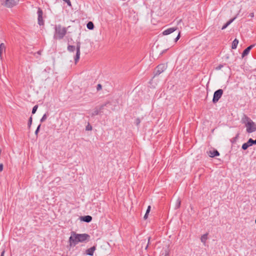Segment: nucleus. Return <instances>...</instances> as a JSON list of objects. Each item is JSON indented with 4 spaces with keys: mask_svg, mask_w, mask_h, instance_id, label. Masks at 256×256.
<instances>
[{
    "mask_svg": "<svg viewBox=\"0 0 256 256\" xmlns=\"http://www.w3.org/2000/svg\"><path fill=\"white\" fill-rule=\"evenodd\" d=\"M90 236L86 234H78L74 232H72L68 239L70 247L76 246L78 242H84L88 241Z\"/></svg>",
    "mask_w": 256,
    "mask_h": 256,
    "instance_id": "f257e3e1",
    "label": "nucleus"
},
{
    "mask_svg": "<svg viewBox=\"0 0 256 256\" xmlns=\"http://www.w3.org/2000/svg\"><path fill=\"white\" fill-rule=\"evenodd\" d=\"M67 32V28L60 24L56 25L54 27V38L61 40L64 38Z\"/></svg>",
    "mask_w": 256,
    "mask_h": 256,
    "instance_id": "f03ea898",
    "label": "nucleus"
},
{
    "mask_svg": "<svg viewBox=\"0 0 256 256\" xmlns=\"http://www.w3.org/2000/svg\"><path fill=\"white\" fill-rule=\"evenodd\" d=\"M242 120L243 123L245 124L246 132L248 133H252L256 130V124L248 117L244 116Z\"/></svg>",
    "mask_w": 256,
    "mask_h": 256,
    "instance_id": "7ed1b4c3",
    "label": "nucleus"
},
{
    "mask_svg": "<svg viewBox=\"0 0 256 256\" xmlns=\"http://www.w3.org/2000/svg\"><path fill=\"white\" fill-rule=\"evenodd\" d=\"M2 4L8 8H12L16 6L19 0H1Z\"/></svg>",
    "mask_w": 256,
    "mask_h": 256,
    "instance_id": "20e7f679",
    "label": "nucleus"
},
{
    "mask_svg": "<svg viewBox=\"0 0 256 256\" xmlns=\"http://www.w3.org/2000/svg\"><path fill=\"white\" fill-rule=\"evenodd\" d=\"M223 94V90L222 89H220L216 91L214 94V98L212 101L214 103L220 100Z\"/></svg>",
    "mask_w": 256,
    "mask_h": 256,
    "instance_id": "39448f33",
    "label": "nucleus"
},
{
    "mask_svg": "<svg viewBox=\"0 0 256 256\" xmlns=\"http://www.w3.org/2000/svg\"><path fill=\"white\" fill-rule=\"evenodd\" d=\"M38 24L40 26H43L44 24V20H43V12L42 10L38 8Z\"/></svg>",
    "mask_w": 256,
    "mask_h": 256,
    "instance_id": "423d86ee",
    "label": "nucleus"
},
{
    "mask_svg": "<svg viewBox=\"0 0 256 256\" xmlns=\"http://www.w3.org/2000/svg\"><path fill=\"white\" fill-rule=\"evenodd\" d=\"M80 42H78L77 43V45H76V56L74 57V60H75V62L76 63L78 62V61L80 59Z\"/></svg>",
    "mask_w": 256,
    "mask_h": 256,
    "instance_id": "0eeeda50",
    "label": "nucleus"
},
{
    "mask_svg": "<svg viewBox=\"0 0 256 256\" xmlns=\"http://www.w3.org/2000/svg\"><path fill=\"white\" fill-rule=\"evenodd\" d=\"M166 69V66L164 64L158 65L156 70V74L158 75L160 74L162 72H163Z\"/></svg>",
    "mask_w": 256,
    "mask_h": 256,
    "instance_id": "6e6552de",
    "label": "nucleus"
},
{
    "mask_svg": "<svg viewBox=\"0 0 256 256\" xmlns=\"http://www.w3.org/2000/svg\"><path fill=\"white\" fill-rule=\"evenodd\" d=\"M177 30L176 28H168L167 30H164L162 32V34L164 35H168L169 34H170L176 31Z\"/></svg>",
    "mask_w": 256,
    "mask_h": 256,
    "instance_id": "1a4fd4ad",
    "label": "nucleus"
},
{
    "mask_svg": "<svg viewBox=\"0 0 256 256\" xmlns=\"http://www.w3.org/2000/svg\"><path fill=\"white\" fill-rule=\"evenodd\" d=\"M207 152L208 156L211 158H213L220 155V153L217 150H210Z\"/></svg>",
    "mask_w": 256,
    "mask_h": 256,
    "instance_id": "9d476101",
    "label": "nucleus"
},
{
    "mask_svg": "<svg viewBox=\"0 0 256 256\" xmlns=\"http://www.w3.org/2000/svg\"><path fill=\"white\" fill-rule=\"evenodd\" d=\"M254 45H250V46H248L246 48L242 54V57H244L247 56L249 54L250 50L254 47Z\"/></svg>",
    "mask_w": 256,
    "mask_h": 256,
    "instance_id": "9b49d317",
    "label": "nucleus"
},
{
    "mask_svg": "<svg viewBox=\"0 0 256 256\" xmlns=\"http://www.w3.org/2000/svg\"><path fill=\"white\" fill-rule=\"evenodd\" d=\"M96 250V247L94 246L86 250V254L89 256H92L94 250Z\"/></svg>",
    "mask_w": 256,
    "mask_h": 256,
    "instance_id": "f8f14e48",
    "label": "nucleus"
},
{
    "mask_svg": "<svg viewBox=\"0 0 256 256\" xmlns=\"http://www.w3.org/2000/svg\"><path fill=\"white\" fill-rule=\"evenodd\" d=\"M81 220L84 222H90L92 220V218L90 216H82L80 218Z\"/></svg>",
    "mask_w": 256,
    "mask_h": 256,
    "instance_id": "ddd939ff",
    "label": "nucleus"
},
{
    "mask_svg": "<svg viewBox=\"0 0 256 256\" xmlns=\"http://www.w3.org/2000/svg\"><path fill=\"white\" fill-rule=\"evenodd\" d=\"M6 50V46L4 43L0 44V59L2 58V54Z\"/></svg>",
    "mask_w": 256,
    "mask_h": 256,
    "instance_id": "4468645a",
    "label": "nucleus"
},
{
    "mask_svg": "<svg viewBox=\"0 0 256 256\" xmlns=\"http://www.w3.org/2000/svg\"><path fill=\"white\" fill-rule=\"evenodd\" d=\"M207 239H208V234H206L202 235L200 238L201 242L202 243H204V244H206Z\"/></svg>",
    "mask_w": 256,
    "mask_h": 256,
    "instance_id": "2eb2a0df",
    "label": "nucleus"
},
{
    "mask_svg": "<svg viewBox=\"0 0 256 256\" xmlns=\"http://www.w3.org/2000/svg\"><path fill=\"white\" fill-rule=\"evenodd\" d=\"M238 44V40L237 39H234L232 43V49H235L236 48Z\"/></svg>",
    "mask_w": 256,
    "mask_h": 256,
    "instance_id": "dca6fc26",
    "label": "nucleus"
},
{
    "mask_svg": "<svg viewBox=\"0 0 256 256\" xmlns=\"http://www.w3.org/2000/svg\"><path fill=\"white\" fill-rule=\"evenodd\" d=\"M235 19V18H234L233 19L230 20L222 28V30L225 29L228 26H229Z\"/></svg>",
    "mask_w": 256,
    "mask_h": 256,
    "instance_id": "f3484780",
    "label": "nucleus"
},
{
    "mask_svg": "<svg viewBox=\"0 0 256 256\" xmlns=\"http://www.w3.org/2000/svg\"><path fill=\"white\" fill-rule=\"evenodd\" d=\"M86 26H87L89 30H93L94 28V24L92 22H89L87 24Z\"/></svg>",
    "mask_w": 256,
    "mask_h": 256,
    "instance_id": "a211bd4d",
    "label": "nucleus"
},
{
    "mask_svg": "<svg viewBox=\"0 0 256 256\" xmlns=\"http://www.w3.org/2000/svg\"><path fill=\"white\" fill-rule=\"evenodd\" d=\"M249 146H250V144H248V142H246L244 143L242 145V150H246Z\"/></svg>",
    "mask_w": 256,
    "mask_h": 256,
    "instance_id": "6ab92c4d",
    "label": "nucleus"
},
{
    "mask_svg": "<svg viewBox=\"0 0 256 256\" xmlns=\"http://www.w3.org/2000/svg\"><path fill=\"white\" fill-rule=\"evenodd\" d=\"M248 142L250 146H252L254 144H256V140H253L252 138H250Z\"/></svg>",
    "mask_w": 256,
    "mask_h": 256,
    "instance_id": "aec40b11",
    "label": "nucleus"
},
{
    "mask_svg": "<svg viewBox=\"0 0 256 256\" xmlns=\"http://www.w3.org/2000/svg\"><path fill=\"white\" fill-rule=\"evenodd\" d=\"M68 50L69 52H74L75 50V47L73 46H68Z\"/></svg>",
    "mask_w": 256,
    "mask_h": 256,
    "instance_id": "412c9836",
    "label": "nucleus"
},
{
    "mask_svg": "<svg viewBox=\"0 0 256 256\" xmlns=\"http://www.w3.org/2000/svg\"><path fill=\"white\" fill-rule=\"evenodd\" d=\"M180 204H181L180 200L179 198H178L176 202L175 208H179L180 206Z\"/></svg>",
    "mask_w": 256,
    "mask_h": 256,
    "instance_id": "4be33fe9",
    "label": "nucleus"
},
{
    "mask_svg": "<svg viewBox=\"0 0 256 256\" xmlns=\"http://www.w3.org/2000/svg\"><path fill=\"white\" fill-rule=\"evenodd\" d=\"M38 106L37 105H36L34 106L32 110V114H34L36 112L37 109H38Z\"/></svg>",
    "mask_w": 256,
    "mask_h": 256,
    "instance_id": "5701e85b",
    "label": "nucleus"
},
{
    "mask_svg": "<svg viewBox=\"0 0 256 256\" xmlns=\"http://www.w3.org/2000/svg\"><path fill=\"white\" fill-rule=\"evenodd\" d=\"M46 118H47L46 114H44L42 116V118L40 119V122H44V121L46 119Z\"/></svg>",
    "mask_w": 256,
    "mask_h": 256,
    "instance_id": "b1692460",
    "label": "nucleus"
},
{
    "mask_svg": "<svg viewBox=\"0 0 256 256\" xmlns=\"http://www.w3.org/2000/svg\"><path fill=\"white\" fill-rule=\"evenodd\" d=\"M40 125L38 126V128H37L36 130V131H35V134H36V135H37V134H38V132H39V130H40Z\"/></svg>",
    "mask_w": 256,
    "mask_h": 256,
    "instance_id": "393cba45",
    "label": "nucleus"
},
{
    "mask_svg": "<svg viewBox=\"0 0 256 256\" xmlns=\"http://www.w3.org/2000/svg\"><path fill=\"white\" fill-rule=\"evenodd\" d=\"M102 88V85L100 84H98L97 85L96 89L98 90H100Z\"/></svg>",
    "mask_w": 256,
    "mask_h": 256,
    "instance_id": "a878e982",
    "label": "nucleus"
},
{
    "mask_svg": "<svg viewBox=\"0 0 256 256\" xmlns=\"http://www.w3.org/2000/svg\"><path fill=\"white\" fill-rule=\"evenodd\" d=\"M32 117H30V120H29V122H28V126L30 127L31 124H32Z\"/></svg>",
    "mask_w": 256,
    "mask_h": 256,
    "instance_id": "bb28decb",
    "label": "nucleus"
},
{
    "mask_svg": "<svg viewBox=\"0 0 256 256\" xmlns=\"http://www.w3.org/2000/svg\"><path fill=\"white\" fill-rule=\"evenodd\" d=\"M180 38V32H179L178 36L176 38L175 42H176L179 40Z\"/></svg>",
    "mask_w": 256,
    "mask_h": 256,
    "instance_id": "cd10ccee",
    "label": "nucleus"
},
{
    "mask_svg": "<svg viewBox=\"0 0 256 256\" xmlns=\"http://www.w3.org/2000/svg\"><path fill=\"white\" fill-rule=\"evenodd\" d=\"M180 38V32H179L178 36L176 38L175 42H176L179 40Z\"/></svg>",
    "mask_w": 256,
    "mask_h": 256,
    "instance_id": "c85d7f7f",
    "label": "nucleus"
},
{
    "mask_svg": "<svg viewBox=\"0 0 256 256\" xmlns=\"http://www.w3.org/2000/svg\"><path fill=\"white\" fill-rule=\"evenodd\" d=\"M150 206H149L148 207V208H147V210H146V213L147 214H148L150 212Z\"/></svg>",
    "mask_w": 256,
    "mask_h": 256,
    "instance_id": "c756f323",
    "label": "nucleus"
},
{
    "mask_svg": "<svg viewBox=\"0 0 256 256\" xmlns=\"http://www.w3.org/2000/svg\"><path fill=\"white\" fill-rule=\"evenodd\" d=\"M3 164H0V172H2L3 170Z\"/></svg>",
    "mask_w": 256,
    "mask_h": 256,
    "instance_id": "7c9ffc66",
    "label": "nucleus"
},
{
    "mask_svg": "<svg viewBox=\"0 0 256 256\" xmlns=\"http://www.w3.org/2000/svg\"><path fill=\"white\" fill-rule=\"evenodd\" d=\"M248 16H250L252 18H253L254 16V12L250 13L248 15Z\"/></svg>",
    "mask_w": 256,
    "mask_h": 256,
    "instance_id": "2f4dec72",
    "label": "nucleus"
},
{
    "mask_svg": "<svg viewBox=\"0 0 256 256\" xmlns=\"http://www.w3.org/2000/svg\"><path fill=\"white\" fill-rule=\"evenodd\" d=\"M148 214L146 213V214H145V215L144 216V220H146L148 218Z\"/></svg>",
    "mask_w": 256,
    "mask_h": 256,
    "instance_id": "473e14b6",
    "label": "nucleus"
},
{
    "mask_svg": "<svg viewBox=\"0 0 256 256\" xmlns=\"http://www.w3.org/2000/svg\"><path fill=\"white\" fill-rule=\"evenodd\" d=\"M150 238H148V244H147V246H146V250L148 248V244H149V242H150Z\"/></svg>",
    "mask_w": 256,
    "mask_h": 256,
    "instance_id": "72a5a7b5",
    "label": "nucleus"
},
{
    "mask_svg": "<svg viewBox=\"0 0 256 256\" xmlns=\"http://www.w3.org/2000/svg\"><path fill=\"white\" fill-rule=\"evenodd\" d=\"M4 252H5L4 250H3L0 256H4Z\"/></svg>",
    "mask_w": 256,
    "mask_h": 256,
    "instance_id": "f704fd0d",
    "label": "nucleus"
},
{
    "mask_svg": "<svg viewBox=\"0 0 256 256\" xmlns=\"http://www.w3.org/2000/svg\"><path fill=\"white\" fill-rule=\"evenodd\" d=\"M92 130V127H90V128H88V127L86 128V130Z\"/></svg>",
    "mask_w": 256,
    "mask_h": 256,
    "instance_id": "c9c22d12",
    "label": "nucleus"
},
{
    "mask_svg": "<svg viewBox=\"0 0 256 256\" xmlns=\"http://www.w3.org/2000/svg\"><path fill=\"white\" fill-rule=\"evenodd\" d=\"M137 122H138V124L140 123V120H138V121H137Z\"/></svg>",
    "mask_w": 256,
    "mask_h": 256,
    "instance_id": "e433bc0d",
    "label": "nucleus"
},
{
    "mask_svg": "<svg viewBox=\"0 0 256 256\" xmlns=\"http://www.w3.org/2000/svg\"><path fill=\"white\" fill-rule=\"evenodd\" d=\"M137 122H138V124L140 123V120H138V121H137Z\"/></svg>",
    "mask_w": 256,
    "mask_h": 256,
    "instance_id": "4c0bfd02",
    "label": "nucleus"
},
{
    "mask_svg": "<svg viewBox=\"0 0 256 256\" xmlns=\"http://www.w3.org/2000/svg\"><path fill=\"white\" fill-rule=\"evenodd\" d=\"M222 66H219V68H219V69H220V68H221V67H222Z\"/></svg>",
    "mask_w": 256,
    "mask_h": 256,
    "instance_id": "58836bf2",
    "label": "nucleus"
},
{
    "mask_svg": "<svg viewBox=\"0 0 256 256\" xmlns=\"http://www.w3.org/2000/svg\"><path fill=\"white\" fill-rule=\"evenodd\" d=\"M255 222H256V218Z\"/></svg>",
    "mask_w": 256,
    "mask_h": 256,
    "instance_id": "ea45409f",
    "label": "nucleus"
}]
</instances>
